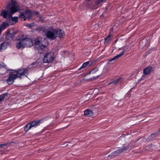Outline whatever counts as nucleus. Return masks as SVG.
<instances>
[{"mask_svg": "<svg viewBox=\"0 0 160 160\" xmlns=\"http://www.w3.org/2000/svg\"><path fill=\"white\" fill-rule=\"evenodd\" d=\"M46 35L48 38L51 40H54L57 37V30L50 28L47 30Z\"/></svg>", "mask_w": 160, "mask_h": 160, "instance_id": "nucleus-3", "label": "nucleus"}, {"mask_svg": "<svg viewBox=\"0 0 160 160\" xmlns=\"http://www.w3.org/2000/svg\"><path fill=\"white\" fill-rule=\"evenodd\" d=\"M117 40H118V39H116V42H115V43H116V42L117 41Z\"/></svg>", "mask_w": 160, "mask_h": 160, "instance_id": "nucleus-38", "label": "nucleus"}, {"mask_svg": "<svg viewBox=\"0 0 160 160\" xmlns=\"http://www.w3.org/2000/svg\"><path fill=\"white\" fill-rule=\"evenodd\" d=\"M28 36L24 34H22L18 36L16 38V39L18 41H20L18 42H21V44L26 40Z\"/></svg>", "mask_w": 160, "mask_h": 160, "instance_id": "nucleus-9", "label": "nucleus"}, {"mask_svg": "<svg viewBox=\"0 0 160 160\" xmlns=\"http://www.w3.org/2000/svg\"><path fill=\"white\" fill-rule=\"evenodd\" d=\"M55 58L54 54L52 52L47 53L43 59L44 63H50L52 62Z\"/></svg>", "mask_w": 160, "mask_h": 160, "instance_id": "nucleus-5", "label": "nucleus"}, {"mask_svg": "<svg viewBox=\"0 0 160 160\" xmlns=\"http://www.w3.org/2000/svg\"><path fill=\"white\" fill-rule=\"evenodd\" d=\"M6 144H3L0 145V148H2L3 147V146L4 145H6Z\"/></svg>", "mask_w": 160, "mask_h": 160, "instance_id": "nucleus-32", "label": "nucleus"}, {"mask_svg": "<svg viewBox=\"0 0 160 160\" xmlns=\"http://www.w3.org/2000/svg\"><path fill=\"white\" fill-rule=\"evenodd\" d=\"M1 30H2L0 28V34H1Z\"/></svg>", "mask_w": 160, "mask_h": 160, "instance_id": "nucleus-34", "label": "nucleus"}, {"mask_svg": "<svg viewBox=\"0 0 160 160\" xmlns=\"http://www.w3.org/2000/svg\"><path fill=\"white\" fill-rule=\"evenodd\" d=\"M9 26L8 23L5 22L1 25L0 28L1 29H4L7 27Z\"/></svg>", "mask_w": 160, "mask_h": 160, "instance_id": "nucleus-22", "label": "nucleus"}, {"mask_svg": "<svg viewBox=\"0 0 160 160\" xmlns=\"http://www.w3.org/2000/svg\"><path fill=\"white\" fill-rule=\"evenodd\" d=\"M93 113L92 110L90 109H87L84 112V114L85 116L90 117L93 115Z\"/></svg>", "mask_w": 160, "mask_h": 160, "instance_id": "nucleus-15", "label": "nucleus"}, {"mask_svg": "<svg viewBox=\"0 0 160 160\" xmlns=\"http://www.w3.org/2000/svg\"><path fill=\"white\" fill-rule=\"evenodd\" d=\"M147 39H143L140 42V47L142 48L144 47L147 43Z\"/></svg>", "mask_w": 160, "mask_h": 160, "instance_id": "nucleus-20", "label": "nucleus"}, {"mask_svg": "<svg viewBox=\"0 0 160 160\" xmlns=\"http://www.w3.org/2000/svg\"><path fill=\"white\" fill-rule=\"evenodd\" d=\"M8 95V93L6 92L0 95V103L5 98V97Z\"/></svg>", "mask_w": 160, "mask_h": 160, "instance_id": "nucleus-21", "label": "nucleus"}, {"mask_svg": "<svg viewBox=\"0 0 160 160\" xmlns=\"http://www.w3.org/2000/svg\"><path fill=\"white\" fill-rule=\"evenodd\" d=\"M36 62H33L31 64L29 65L28 66V67L27 68H28V69L29 70L30 68H32V66L34 65L35 64H36Z\"/></svg>", "mask_w": 160, "mask_h": 160, "instance_id": "nucleus-30", "label": "nucleus"}, {"mask_svg": "<svg viewBox=\"0 0 160 160\" xmlns=\"http://www.w3.org/2000/svg\"><path fill=\"white\" fill-rule=\"evenodd\" d=\"M19 17L20 18L23 19L24 21L26 20V18L24 13H21Z\"/></svg>", "mask_w": 160, "mask_h": 160, "instance_id": "nucleus-28", "label": "nucleus"}, {"mask_svg": "<svg viewBox=\"0 0 160 160\" xmlns=\"http://www.w3.org/2000/svg\"><path fill=\"white\" fill-rule=\"evenodd\" d=\"M153 71V68L150 66H148L145 68L143 71V72L145 75H148Z\"/></svg>", "mask_w": 160, "mask_h": 160, "instance_id": "nucleus-12", "label": "nucleus"}, {"mask_svg": "<svg viewBox=\"0 0 160 160\" xmlns=\"http://www.w3.org/2000/svg\"><path fill=\"white\" fill-rule=\"evenodd\" d=\"M40 38H36L35 40L34 44L37 47V48L38 49H44L45 47L46 46V45H43L41 42L40 40Z\"/></svg>", "mask_w": 160, "mask_h": 160, "instance_id": "nucleus-8", "label": "nucleus"}, {"mask_svg": "<svg viewBox=\"0 0 160 160\" xmlns=\"http://www.w3.org/2000/svg\"><path fill=\"white\" fill-rule=\"evenodd\" d=\"M160 132V129L158 130V132H157L154 133L152 134L151 135V137H152L155 138L158 134V132Z\"/></svg>", "mask_w": 160, "mask_h": 160, "instance_id": "nucleus-26", "label": "nucleus"}, {"mask_svg": "<svg viewBox=\"0 0 160 160\" xmlns=\"http://www.w3.org/2000/svg\"><path fill=\"white\" fill-rule=\"evenodd\" d=\"M106 0H98L97 1H96L95 4L96 5H98V4L102 2L103 1H106Z\"/></svg>", "mask_w": 160, "mask_h": 160, "instance_id": "nucleus-29", "label": "nucleus"}, {"mask_svg": "<svg viewBox=\"0 0 160 160\" xmlns=\"http://www.w3.org/2000/svg\"><path fill=\"white\" fill-rule=\"evenodd\" d=\"M42 120H34L27 124L24 127V131L25 132H28L30 129L33 127H35L41 123Z\"/></svg>", "mask_w": 160, "mask_h": 160, "instance_id": "nucleus-4", "label": "nucleus"}, {"mask_svg": "<svg viewBox=\"0 0 160 160\" xmlns=\"http://www.w3.org/2000/svg\"><path fill=\"white\" fill-rule=\"evenodd\" d=\"M125 51H122L120 53L117 55L116 56L114 57L113 58L109 59L108 60V62H110L112 61H115L118 59L119 58L122 56L124 53Z\"/></svg>", "mask_w": 160, "mask_h": 160, "instance_id": "nucleus-13", "label": "nucleus"}, {"mask_svg": "<svg viewBox=\"0 0 160 160\" xmlns=\"http://www.w3.org/2000/svg\"><path fill=\"white\" fill-rule=\"evenodd\" d=\"M98 68H94L91 71L90 73H95L97 71H98Z\"/></svg>", "mask_w": 160, "mask_h": 160, "instance_id": "nucleus-27", "label": "nucleus"}, {"mask_svg": "<svg viewBox=\"0 0 160 160\" xmlns=\"http://www.w3.org/2000/svg\"><path fill=\"white\" fill-rule=\"evenodd\" d=\"M65 51H63V53H65Z\"/></svg>", "mask_w": 160, "mask_h": 160, "instance_id": "nucleus-37", "label": "nucleus"}, {"mask_svg": "<svg viewBox=\"0 0 160 160\" xmlns=\"http://www.w3.org/2000/svg\"><path fill=\"white\" fill-rule=\"evenodd\" d=\"M2 66V65L0 64V68H1Z\"/></svg>", "mask_w": 160, "mask_h": 160, "instance_id": "nucleus-35", "label": "nucleus"}, {"mask_svg": "<svg viewBox=\"0 0 160 160\" xmlns=\"http://www.w3.org/2000/svg\"><path fill=\"white\" fill-rule=\"evenodd\" d=\"M17 78V76L15 74H13L12 72H11L9 74V77L6 81L8 84L10 85L14 82L15 80Z\"/></svg>", "mask_w": 160, "mask_h": 160, "instance_id": "nucleus-7", "label": "nucleus"}, {"mask_svg": "<svg viewBox=\"0 0 160 160\" xmlns=\"http://www.w3.org/2000/svg\"><path fill=\"white\" fill-rule=\"evenodd\" d=\"M100 74L98 76H97V78H98L99 76H100Z\"/></svg>", "mask_w": 160, "mask_h": 160, "instance_id": "nucleus-36", "label": "nucleus"}, {"mask_svg": "<svg viewBox=\"0 0 160 160\" xmlns=\"http://www.w3.org/2000/svg\"><path fill=\"white\" fill-rule=\"evenodd\" d=\"M17 31H15L13 29H11L9 30L7 33L6 37L8 36L10 38L13 37L17 33Z\"/></svg>", "mask_w": 160, "mask_h": 160, "instance_id": "nucleus-11", "label": "nucleus"}, {"mask_svg": "<svg viewBox=\"0 0 160 160\" xmlns=\"http://www.w3.org/2000/svg\"><path fill=\"white\" fill-rule=\"evenodd\" d=\"M12 5L10 8L9 11L8 8H6V10H1L0 15L3 18L9 20L11 19L12 14L18 12L20 10V6L17 4V2L15 0H12Z\"/></svg>", "mask_w": 160, "mask_h": 160, "instance_id": "nucleus-1", "label": "nucleus"}, {"mask_svg": "<svg viewBox=\"0 0 160 160\" xmlns=\"http://www.w3.org/2000/svg\"><path fill=\"white\" fill-rule=\"evenodd\" d=\"M133 145L131 144H128L126 147H124L123 148L120 149L122 153L125 152L130 150L132 148Z\"/></svg>", "mask_w": 160, "mask_h": 160, "instance_id": "nucleus-10", "label": "nucleus"}, {"mask_svg": "<svg viewBox=\"0 0 160 160\" xmlns=\"http://www.w3.org/2000/svg\"><path fill=\"white\" fill-rule=\"evenodd\" d=\"M28 68L21 69L18 70L15 74L17 78H19L20 79H21L22 76L25 75L27 76V75H28Z\"/></svg>", "mask_w": 160, "mask_h": 160, "instance_id": "nucleus-6", "label": "nucleus"}, {"mask_svg": "<svg viewBox=\"0 0 160 160\" xmlns=\"http://www.w3.org/2000/svg\"><path fill=\"white\" fill-rule=\"evenodd\" d=\"M112 37V35H109L107 37L104 38V43L106 45H108L109 44L111 41Z\"/></svg>", "mask_w": 160, "mask_h": 160, "instance_id": "nucleus-14", "label": "nucleus"}, {"mask_svg": "<svg viewBox=\"0 0 160 160\" xmlns=\"http://www.w3.org/2000/svg\"><path fill=\"white\" fill-rule=\"evenodd\" d=\"M89 63V62H84L83 64L81 67L79 69V70H80L82 68H84Z\"/></svg>", "mask_w": 160, "mask_h": 160, "instance_id": "nucleus-24", "label": "nucleus"}, {"mask_svg": "<svg viewBox=\"0 0 160 160\" xmlns=\"http://www.w3.org/2000/svg\"><path fill=\"white\" fill-rule=\"evenodd\" d=\"M120 79H121V78H119L116 79L115 80H113L112 82L109 83V85H110L112 83H113L114 84H116L120 80Z\"/></svg>", "mask_w": 160, "mask_h": 160, "instance_id": "nucleus-23", "label": "nucleus"}, {"mask_svg": "<svg viewBox=\"0 0 160 160\" xmlns=\"http://www.w3.org/2000/svg\"><path fill=\"white\" fill-rule=\"evenodd\" d=\"M26 26L27 27H29V28H31V27H32V25L31 24H27L26 25Z\"/></svg>", "mask_w": 160, "mask_h": 160, "instance_id": "nucleus-31", "label": "nucleus"}, {"mask_svg": "<svg viewBox=\"0 0 160 160\" xmlns=\"http://www.w3.org/2000/svg\"><path fill=\"white\" fill-rule=\"evenodd\" d=\"M21 42H17L16 43V47L18 49H22L25 47H30L33 45L32 40L30 38H28V37L27 39L25 40L22 44Z\"/></svg>", "mask_w": 160, "mask_h": 160, "instance_id": "nucleus-2", "label": "nucleus"}, {"mask_svg": "<svg viewBox=\"0 0 160 160\" xmlns=\"http://www.w3.org/2000/svg\"><path fill=\"white\" fill-rule=\"evenodd\" d=\"M86 0L88 1H90L91 0Z\"/></svg>", "mask_w": 160, "mask_h": 160, "instance_id": "nucleus-39", "label": "nucleus"}, {"mask_svg": "<svg viewBox=\"0 0 160 160\" xmlns=\"http://www.w3.org/2000/svg\"><path fill=\"white\" fill-rule=\"evenodd\" d=\"M8 46V43L7 42H3L0 45V50L2 49L4 50L6 49Z\"/></svg>", "mask_w": 160, "mask_h": 160, "instance_id": "nucleus-18", "label": "nucleus"}, {"mask_svg": "<svg viewBox=\"0 0 160 160\" xmlns=\"http://www.w3.org/2000/svg\"><path fill=\"white\" fill-rule=\"evenodd\" d=\"M25 18H31L32 15V13L29 10L26 11L24 12Z\"/></svg>", "mask_w": 160, "mask_h": 160, "instance_id": "nucleus-16", "label": "nucleus"}, {"mask_svg": "<svg viewBox=\"0 0 160 160\" xmlns=\"http://www.w3.org/2000/svg\"><path fill=\"white\" fill-rule=\"evenodd\" d=\"M122 152L119 149L112 152L111 155L112 157H115L118 156Z\"/></svg>", "mask_w": 160, "mask_h": 160, "instance_id": "nucleus-17", "label": "nucleus"}, {"mask_svg": "<svg viewBox=\"0 0 160 160\" xmlns=\"http://www.w3.org/2000/svg\"><path fill=\"white\" fill-rule=\"evenodd\" d=\"M65 33L62 30H57V37L60 38H62L64 36Z\"/></svg>", "mask_w": 160, "mask_h": 160, "instance_id": "nucleus-19", "label": "nucleus"}, {"mask_svg": "<svg viewBox=\"0 0 160 160\" xmlns=\"http://www.w3.org/2000/svg\"><path fill=\"white\" fill-rule=\"evenodd\" d=\"M11 18L12 21L14 22L15 23L18 21V18L17 17H11Z\"/></svg>", "mask_w": 160, "mask_h": 160, "instance_id": "nucleus-25", "label": "nucleus"}, {"mask_svg": "<svg viewBox=\"0 0 160 160\" xmlns=\"http://www.w3.org/2000/svg\"><path fill=\"white\" fill-rule=\"evenodd\" d=\"M153 145L152 144H150L148 145V147L150 148L151 147H152Z\"/></svg>", "mask_w": 160, "mask_h": 160, "instance_id": "nucleus-33", "label": "nucleus"}]
</instances>
